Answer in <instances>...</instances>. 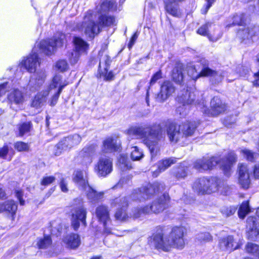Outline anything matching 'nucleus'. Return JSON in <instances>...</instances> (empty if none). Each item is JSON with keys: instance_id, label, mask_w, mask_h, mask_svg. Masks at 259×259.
I'll use <instances>...</instances> for the list:
<instances>
[{"instance_id": "nucleus-18", "label": "nucleus", "mask_w": 259, "mask_h": 259, "mask_svg": "<svg viewBox=\"0 0 259 259\" xmlns=\"http://www.w3.org/2000/svg\"><path fill=\"white\" fill-rule=\"evenodd\" d=\"M175 88L172 83L169 81H164L160 87L159 93L157 95L156 100L159 102L166 100L175 92Z\"/></svg>"}, {"instance_id": "nucleus-49", "label": "nucleus", "mask_w": 259, "mask_h": 259, "mask_svg": "<svg viewBox=\"0 0 259 259\" xmlns=\"http://www.w3.org/2000/svg\"><path fill=\"white\" fill-rule=\"evenodd\" d=\"M52 243V240L50 236H45L40 239L37 242V245L39 248L45 249L47 248Z\"/></svg>"}, {"instance_id": "nucleus-36", "label": "nucleus", "mask_w": 259, "mask_h": 259, "mask_svg": "<svg viewBox=\"0 0 259 259\" xmlns=\"http://www.w3.org/2000/svg\"><path fill=\"white\" fill-rule=\"evenodd\" d=\"M242 33L244 34L243 36V40L251 38L253 41L254 37L256 36H259V27L253 26L251 28H247L242 31Z\"/></svg>"}, {"instance_id": "nucleus-44", "label": "nucleus", "mask_w": 259, "mask_h": 259, "mask_svg": "<svg viewBox=\"0 0 259 259\" xmlns=\"http://www.w3.org/2000/svg\"><path fill=\"white\" fill-rule=\"evenodd\" d=\"M250 211L248 201L242 202L238 210V216L241 219H244L245 215Z\"/></svg>"}, {"instance_id": "nucleus-51", "label": "nucleus", "mask_w": 259, "mask_h": 259, "mask_svg": "<svg viewBox=\"0 0 259 259\" xmlns=\"http://www.w3.org/2000/svg\"><path fill=\"white\" fill-rule=\"evenodd\" d=\"M237 208L235 206H224L221 209L222 213L225 217H230L235 212Z\"/></svg>"}, {"instance_id": "nucleus-64", "label": "nucleus", "mask_w": 259, "mask_h": 259, "mask_svg": "<svg viewBox=\"0 0 259 259\" xmlns=\"http://www.w3.org/2000/svg\"><path fill=\"white\" fill-rule=\"evenodd\" d=\"M253 176L255 179H259V163L255 164L254 166Z\"/></svg>"}, {"instance_id": "nucleus-40", "label": "nucleus", "mask_w": 259, "mask_h": 259, "mask_svg": "<svg viewBox=\"0 0 259 259\" xmlns=\"http://www.w3.org/2000/svg\"><path fill=\"white\" fill-rule=\"evenodd\" d=\"M63 85V88L66 85V84L62 81V76L60 75H56L53 78L51 84L50 85L49 89L48 90H52L58 87L60 89Z\"/></svg>"}, {"instance_id": "nucleus-21", "label": "nucleus", "mask_w": 259, "mask_h": 259, "mask_svg": "<svg viewBox=\"0 0 259 259\" xmlns=\"http://www.w3.org/2000/svg\"><path fill=\"white\" fill-rule=\"evenodd\" d=\"M46 77L44 70H40L35 72L31 77L29 86L32 91L38 90L44 83Z\"/></svg>"}, {"instance_id": "nucleus-3", "label": "nucleus", "mask_w": 259, "mask_h": 259, "mask_svg": "<svg viewBox=\"0 0 259 259\" xmlns=\"http://www.w3.org/2000/svg\"><path fill=\"white\" fill-rule=\"evenodd\" d=\"M236 160L235 153L231 152L221 159L216 156L203 157L202 158L198 159L194 162L193 168L200 172H202L211 170L219 164L224 175L229 177L231 174V168Z\"/></svg>"}, {"instance_id": "nucleus-7", "label": "nucleus", "mask_w": 259, "mask_h": 259, "mask_svg": "<svg viewBox=\"0 0 259 259\" xmlns=\"http://www.w3.org/2000/svg\"><path fill=\"white\" fill-rule=\"evenodd\" d=\"M188 74L194 80L200 76H210L212 77V80H214L215 83L221 81L224 76L208 68L207 62L204 59L201 60L200 62H197L196 64L189 66Z\"/></svg>"}, {"instance_id": "nucleus-55", "label": "nucleus", "mask_w": 259, "mask_h": 259, "mask_svg": "<svg viewBox=\"0 0 259 259\" xmlns=\"http://www.w3.org/2000/svg\"><path fill=\"white\" fill-rule=\"evenodd\" d=\"M56 68L61 72L65 71L68 68V65L66 60L58 61L56 64Z\"/></svg>"}, {"instance_id": "nucleus-56", "label": "nucleus", "mask_w": 259, "mask_h": 259, "mask_svg": "<svg viewBox=\"0 0 259 259\" xmlns=\"http://www.w3.org/2000/svg\"><path fill=\"white\" fill-rule=\"evenodd\" d=\"M258 233V227L249 229L247 232V237L248 239L250 240H254L256 239Z\"/></svg>"}, {"instance_id": "nucleus-26", "label": "nucleus", "mask_w": 259, "mask_h": 259, "mask_svg": "<svg viewBox=\"0 0 259 259\" xmlns=\"http://www.w3.org/2000/svg\"><path fill=\"white\" fill-rule=\"evenodd\" d=\"M115 4L113 0H103L101 5L97 7V14L96 12L95 13L99 17L105 15L109 11H114L116 10Z\"/></svg>"}, {"instance_id": "nucleus-14", "label": "nucleus", "mask_w": 259, "mask_h": 259, "mask_svg": "<svg viewBox=\"0 0 259 259\" xmlns=\"http://www.w3.org/2000/svg\"><path fill=\"white\" fill-rule=\"evenodd\" d=\"M87 210L83 206H79L74 208L72 212L71 226L76 231L80 226L81 223L86 226Z\"/></svg>"}, {"instance_id": "nucleus-2", "label": "nucleus", "mask_w": 259, "mask_h": 259, "mask_svg": "<svg viewBox=\"0 0 259 259\" xmlns=\"http://www.w3.org/2000/svg\"><path fill=\"white\" fill-rule=\"evenodd\" d=\"M126 134L131 137L142 139L149 148L152 158L159 152V142L163 138L161 126L159 124H146L130 127Z\"/></svg>"}, {"instance_id": "nucleus-61", "label": "nucleus", "mask_w": 259, "mask_h": 259, "mask_svg": "<svg viewBox=\"0 0 259 259\" xmlns=\"http://www.w3.org/2000/svg\"><path fill=\"white\" fill-rule=\"evenodd\" d=\"M15 196L19 200L21 205H24L25 204V200L23 199V192L20 189L15 190Z\"/></svg>"}, {"instance_id": "nucleus-58", "label": "nucleus", "mask_w": 259, "mask_h": 259, "mask_svg": "<svg viewBox=\"0 0 259 259\" xmlns=\"http://www.w3.org/2000/svg\"><path fill=\"white\" fill-rule=\"evenodd\" d=\"M197 238L200 241H209L212 239V237L208 232H201L197 234Z\"/></svg>"}, {"instance_id": "nucleus-16", "label": "nucleus", "mask_w": 259, "mask_h": 259, "mask_svg": "<svg viewBox=\"0 0 259 259\" xmlns=\"http://www.w3.org/2000/svg\"><path fill=\"white\" fill-rule=\"evenodd\" d=\"M17 204L13 200H8L0 203V212L6 214L12 221L15 220Z\"/></svg>"}, {"instance_id": "nucleus-13", "label": "nucleus", "mask_w": 259, "mask_h": 259, "mask_svg": "<svg viewBox=\"0 0 259 259\" xmlns=\"http://www.w3.org/2000/svg\"><path fill=\"white\" fill-rule=\"evenodd\" d=\"M242 240L239 236L235 237L228 235L220 240L219 245L221 249L231 251L240 247L242 244Z\"/></svg>"}, {"instance_id": "nucleus-15", "label": "nucleus", "mask_w": 259, "mask_h": 259, "mask_svg": "<svg viewBox=\"0 0 259 259\" xmlns=\"http://www.w3.org/2000/svg\"><path fill=\"white\" fill-rule=\"evenodd\" d=\"M97 174L100 177H106L112 170V160L106 157H101L95 167Z\"/></svg>"}, {"instance_id": "nucleus-9", "label": "nucleus", "mask_w": 259, "mask_h": 259, "mask_svg": "<svg viewBox=\"0 0 259 259\" xmlns=\"http://www.w3.org/2000/svg\"><path fill=\"white\" fill-rule=\"evenodd\" d=\"M164 187L163 183L157 182L153 184H148L135 190L131 196L134 200L145 201L158 195L160 192L164 190Z\"/></svg>"}, {"instance_id": "nucleus-30", "label": "nucleus", "mask_w": 259, "mask_h": 259, "mask_svg": "<svg viewBox=\"0 0 259 259\" xmlns=\"http://www.w3.org/2000/svg\"><path fill=\"white\" fill-rule=\"evenodd\" d=\"M85 191L86 196L89 201L92 204L98 203L103 198L104 193L103 192H97L90 186L87 187Z\"/></svg>"}, {"instance_id": "nucleus-1", "label": "nucleus", "mask_w": 259, "mask_h": 259, "mask_svg": "<svg viewBox=\"0 0 259 259\" xmlns=\"http://www.w3.org/2000/svg\"><path fill=\"white\" fill-rule=\"evenodd\" d=\"M65 41L66 36L61 32L57 33L51 39L40 41L33 49L32 53L27 57H24L20 62L16 69V76H19L17 74L19 73L18 69H20V72L22 71V69L30 73L35 72L37 66L39 64L38 52L39 53H42L47 55H51L57 48L62 47Z\"/></svg>"}, {"instance_id": "nucleus-11", "label": "nucleus", "mask_w": 259, "mask_h": 259, "mask_svg": "<svg viewBox=\"0 0 259 259\" xmlns=\"http://www.w3.org/2000/svg\"><path fill=\"white\" fill-rule=\"evenodd\" d=\"M111 205L113 207H117L114 214V218L116 221L123 222L127 220L129 216L126 213V209L128 205V198L122 197L113 199Z\"/></svg>"}, {"instance_id": "nucleus-23", "label": "nucleus", "mask_w": 259, "mask_h": 259, "mask_svg": "<svg viewBox=\"0 0 259 259\" xmlns=\"http://www.w3.org/2000/svg\"><path fill=\"white\" fill-rule=\"evenodd\" d=\"M238 183L240 186L244 189H248L250 184V180L247 166L243 164H240L239 165Z\"/></svg>"}, {"instance_id": "nucleus-42", "label": "nucleus", "mask_w": 259, "mask_h": 259, "mask_svg": "<svg viewBox=\"0 0 259 259\" xmlns=\"http://www.w3.org/2000/svg\"><path fill=\"white\" fill-rule=\"evenodd\" d=\"M13 80L0 84V98L4 96L6 93H9L13 89Z\"/></svg>"}, {"instance_id": "nucleus-25", "label": "nucleus", "mask_w": 259, "mask_h": 259, "mask_svg": "<svg viewBox=\"0 0 259 259\" xmlns=\"http://www.w3.org/2000/svg\"><path fill=\"white\" fill-rule=\"evenodd\" d=\"M192 96H194L193 93H188V91L186 92L185 95H183L181 96H178L177 100L182 105H179L177 107V112L181 113L184 112V109L186 108V106L189 104H192L195 101L194 98H191Z\"/></svg>"}, {"instance_id": "nucleus-48", "label": "nucleus", "mask_w": 259, "mask_h": 259, "mask_svg": "<svg viewBox=\"0 0 259 259\" xmlns=\"http://www.w3.org/2000/svg\"><path fill=\"white\" fill-rule=\"evenodd\" d=\"M132 149L131 158L133 160H139L143 157V152L137 146L133 147Z\"/></svg>"}, {"instance_id": "nucleus-6", "label": "nucleus", "mask_w": 259, "mask_h": 259, "mask_svg": "<svg viewBox=\"0 0 259 259\" xmlns=\"http://www.w3.org/2000/svg\"><path fill=\"white\" fill-rule=\"evenodd\" d=\"M100 26L97 14L89 10L85 14L82 22L77 23L73 30L83 32L87 37L93 38L99 33Z\"/></svg>"}, {"instance_id": "nucleus-53", "label": "nucleus", "mask_w": 259, "mask_h": 259, "mask_svg": "<svg viewBox=\"0 0 259 259\" xmlns=\"http://www.w3.org/2000/svg\"><path fill=\"white\" fill-rule=\"evenodd\" d=\"M63 89V85L60 88V89H58L57 91L55 92L54 95L52 97L51 99L49 101V105L51 106H53L55 105L57 102L59 96L62 92V91Z\"/></svg>"}, {"instance_id": "nucleus-39", "label": "nucleus", "mask_w": 259, "mask_h": 259, "mask_svg": "<svg viewBox=\"0 0 259 259\" xmlns=\"http://www.w3.org/2000/svg\"><path fill=\"white\" fill-rule=\"evenodd\" d=\"M172 78L175 82L181 84L184 78L182 69L178 67H175L172 71Z\"/></svg>"}, {"instance_id": "nucleus-62", "label": "nucleus", "mask_w": 259, "mask_h": 259, "mask_svg": "<svg viewBox=\"0 0 259 259\" xmlns=\"http://www.w3.org/2000/svg\"><path fill=\"white\" fill-rule=\"evenodd\" d=\"M9 152V147L7 144L0 148V157L5 159Z\"/></svg>"}, {"instance_id": "nucleus-47", "label": "nucleus", "mask_w": 259, "mask_h": 259, "mask_svg": "<svg viewBox=\"0 0 259 259\" xmlns=\"http://www.w3.org/2000/svg\"><path fill=\"white\" fill-rule=\"evenodd\" d=\"M31 127L30 122H24L18 126L19 135L18 136L22 137L25 134L28 133Z\"/></svg>"}, {"instance_id": "nucleus-22", "label": "nucleus", "mask_w": 259, "mask_h": 259, "mask_svg": "<svg viewBox=\"0 0 259 259\" xmlns=\"http://www.w3.org/2000/svg\"><path fill=\"white\" fill-rule=\"evenodd\" d=\"M120 140L116 137H110L103 142V151L105 152H112L120 150Z\"/></svg>"}, {"instance_id": "nucleus-50", "label": "nucleus", "mask_w": 259, "mask_h": 259, "mask_svg": "<svg viewBox=\"0 0 259 259\" xmlns=\"http://www.w3.org/2000/svg\"><path fill=\"white\" fill-rule=\"evenodd\" d=\"M81 55H82V54H79V53L74 50H72L71 52L68 53V58L70 63L72 65L76 64L78 62Z\"/></svg>"}, {"instance_id": "nucleus-38", "label": "nucleus", "mask_w": 259, "mask_h": 259, "mask_svg": "<svg viewBox=\"0 0 259 259\" xmlns=\"http://www.w3.org/2000/svg\"><path fill=\"white\" fill-rule=\"evenodd\" d=\"M98 20H99V23L101 26H111L114 25L115 21L113 17L107 16L105 15L103 16H100L98 17Z\"/></svg>"}, {"instance_id": "nucleus-12", "label": "nucleus", "mask_w": 259, "mask_h": 259, "mask_svg": "<svg viewBox=\"0 0 259 259\" xmlns=\"http://www.w3.org/2000/svg\"><path fill=\"white\" fill-rule=\"evenodd\" d=\"M169 197L166 193L163 194L159 198L155 199L150 206H145V211L150 213H159L169 206Z\"/></svg>"}, {"instance_id": "nucleus-54", "label": "nucleus", "mask_w": 259, "mask_h": 259, "mask_svg": "<svg viewBox=\"0 0 259 259\" xmlns=\"http://www.w3.org/2000/svg\"><path fill=\"white\" fill-rule=\"evenodd\" d=\"M211 25V23L209 22L203 25L198 29L197 31V33L203 36H208V28L210 27Z\"/></svg>"}, {"instance_id": "nucleus-43", "label": "nucleus", "mask_w": 259, "mask_h": 259, "mask_svg": "<svg viewBox=\"0 0 259 259\" xmlns=\"http://www.w3.org/2000/svg\"><path fill=\"white\" fill-rule=\"evenodd\" d=\"M245 250L248 253L256 256L259 258V246L253 243H248L245 246Z\"/></svg>"}, {"instance_id": "nucleus-33", "label": "nucleus", "mask_w": 259, "mask_h": 259, "mask_svg": "<svg viewBox=\"0 0 259 259\" xmlns=\"http://www.w3.org/2000/svg\"><path fill=\"white\" fill-rule=\"evenodd\" d=\"M210 107L217 113H222L226 110V105L223 103L218 97H214L210 101Z\"/></svg>"}, {"instance_id": "nucleus-10", "label": "nucleus", "mask_w": 259, "mask_h": 259, "mask_svg": "<svg viewBox=\"0 0 259 259\" xmlns=\"http://www.w3.org/2000/svg\"><path fill=\"white\" fill-rule=\"evenodd\" d=\"M81 141V137L78 134H74L61 139L54 147L53 153L57 156L60 155L63 152L71 149L73 146L80 143Z\"/></svg>"}, {"instance_id": "nucleus-59", "label": "nucleus", "mask_w": 259, "mask_h": 259, "mask_svg": "<svg viewBox=\"0 0 259 259\" xmlns=\"http://www.w3.org/2000/svg\"><path fill=\"white\" fill-rule=\"evenodd\" d=\"M162 78V72L160 70L154 73L152 76L150 81L149 82L150 86L154 84L157 80Z\"/></svg>"}, {"instance_id": "nucleus-27", "label": "nucleus", "mask_w": 259, "mask_h": 259, "mask_svg": "<svg viewBox=\"0 0 259 259\" xmlns=\"http://www.w3.org/2000/svg\"><path fill=\"white\" fill-rule=\"evenodd\" d=\"M166 12L175 17H179L180 12L179 10L178 3L185 0H163Z\"/></svg>"}, {"instance_id": "nucleus-29", "label": "nucleus", "mask_w": 259, "mask_h": 259, "mask_svg": "<svg viewBox=\"0 0 259 259\" xmlns=\"http://www.w3.org/2000/svg\"><path fill=\"white\" fill-rule=\"evenodd\" d=\"M74 51L82 55L87 54L89 50V44L82 38L74 36L73 38Z\"/></svg>"}, {"instance_id": "nucleus-34", "label": "nucleus", "mask_w": 259, "mask_h": 259, "mask_svg": "<svg viewBox=\"0 0 259 259\" xmlns=\"http://www.w3.org/2000/svg\"><path fill=\"white\" fill-rule=\"evenodd\" d=\"M65 242L68 247L70 248H76L80 244V239L78 235L71 234L67 235L65 239Z\"/></svg>"}, {"instance_id": "nucleus-45", "label": "nucleus", "mask_w": 259, "mask_h": 259, "mask_svg": "<svg viewBox=\"0 0 259 259\" xmlns=\"http://www.w3.org/2000/svg\"><path fill=\"white\" fill-rule=\"evenodd\" d=\"M147 214H149V213L145 212L144 206L143 207H135L132 209V212L130 215L131 217L137 219Z\"/></svg>"}, {"instance_id": "nucleus-8", "label": "nucleus", "mask_w": 259, "mask_h": 259, "mask_svg": "<svg viewBox=\"0 0 259 259\" xmlns=\"http://www.w3.org/2000/svg\"><path fill=\"white\" fill-rule=\"evenodd\" d=\"M222 185L223 182L217 177H203L194 182L193 189L199 194H209L218 191Z\"/></svg>"}, {"instance_id": "nucleus-63", "label": "nucleus", "mask_w": 259, "mask_h": 259, "mask_svg": "<svg viewBox=\"0 0 259 259\" xmlns=\"http://www.w3.org/2000/svg\"><path fill=\"white\" fill-rule=\"evenodd\" d=\"M60 187L62 192H67L68 190L67 188V184L65 182L64 179L62 178L60 183Z\"/></svg>"}, {"instance_id": "nucleus-35", "label": "nucleus", "mask_w": 259, "mask_h": 259, "mask_svg": "<svg viewBox=\"0 0 259 259\" xmlns=\"http://www.w3.org/2000/svg\"><path fill=\"white\" fill-rule=\"evenodd\" d=\"M93 154L91 148L84 147L79 153V157L82 159V164L88 165L92 162V155Z\"/></svg>"}, {"instance_id": "nucleus-28", "label": "nucleus", "mask_w": 259, "mask_h": 259, "mask_svg": "<svg viewBox=\"0 0 259 259\" xmlns=\"http://www.w3.org/2000/svg\"><path fill=\"white\" fill-rule=\"evenodd\" d=\"M49 93V91L48 90H46L37 94L32 99L31 106L36 109H38L44 106Z\"/></svg>"}, {"instance_id": "nucleus-37", "label": "nucleus", "mask_w": 259, "mask_h": 259, "mask_svg": "<svg viewBox=\"0 0 259 259\" xmlns=\"http://www.w3.org/2000/svg\"><path fill=\"white\" fill-rule=\"evenodd\" d=\"M118 161V166L121 170H125L132 168L131 163L128 160V158L126 155H120Z\"/></svg>"}, {"instance_id": "nucleus-5", "label": "nucleus", "mask_w": 259, "mask_h": 259, "mask_svg": "<svg viewBox=\"0 0 259 259\" xmlns=\"http://www.w3.org/2000/svg\"><path fill=\"white\" fill-rule=\"evenodd\" d=\"M197 126L198 123L195 121H187L180 125L170 122L166 125V131L171 142H184L187 138L194 136Z\"/></svg>"}, {"instance_id": "nucleus-57", "label": "nucleus", "mask_w": 259, "mask_h": 259, "mask_svg": "<svg viewBox=\"0 0 259 259\" xmlns=\"http://www.w3.org/2000/svg\"><path fill=\"white\" fill-rule=\"evenodd\" d=\"M246 223L248 229L258 227V222L256 218L255 217H250L248 218Z\"/></svg>"}, {"instance_id": "nucleus-20", "label": "nucleus", "mask_w": 259, "mask_h": 259, "mask_svg": "<svg viewBox=\"0 0 259 259\" xmlns=\"http://www.w3.org/2000/svg\"><path fill=\"white\" fill-rule=\"evenodd\" d=\"M96 215L99 221L103 223L105 230H108L109 224L111 223L109 211L106 206L101 205L96 209Z\"/></svg>"}, {"instance_id": "nucleus-17", "label": "nucleus", "mask_w": 259, "mask_h": 259, "mask_svg": "<svg viewBox=\"0 0 259 259\" xmlns=\"http://www.w3.org/2000/svg\"><path fill=\"white\" fill-rule=\"evenodd\" d=\"M111 62L110 58L108 56L105 55L101 58L99 63V73L100 77H103L106 80H112L114 77L112 72H108Z\"/></svg>"}, {"instance_id": "nucleus-60", "label": "nucleus", "mask_w": 259, "mask_h": 259, "mask_svg": "<svg viewBox=\"0 0 259 259\" xmlns=\"http://www.w3.org/2000/svg\"><path fill=\"white\" fill-rule=\"evenodd\" d=\"M55 180L56 178L54 176L44 177L41 181V185L45 186H48L53 183Z\"/></svg>"}, {"instance_id": "nucleus-19", "label": "nucleus", "mask_w": 259, "mask_h": 259, "mask_svg": "<svg viewBox=\"0 0 259 259\" xmlns=\"http://www.w3.org/2000/svg\"><path fill=\"white\" fill-rule=\"evenodd\" d=\"M88 174L86 170L77 169L73 173V182L81 190H86L89 186L88 182Z\"/></svg>"}, {"instance_id": "nucleus-4", "label": "nucleus", "mask_w": 259, "mask_h": 259, "mask_svg": "<svg viewBox=\"0 0 259 259\" xmlns=\"http://www.w3.org/2000/svg\"><path fill=\"white\" fill-rule=\"evenodd\" d=\"M185 229L183 227H174L170 233L169 238L165 236L161 228L157 230L153 236V243L156 248L169 251L172 247L182 248L185 244L184 234Z\"/></svg>"}, {"instance_id": "nucleus-32", "label": "nucleus", "mask_w": 259, "mask_h": 259, "mask_svg": "<svg viewBox=\"0 0 259 259\" xmlns=\"http://www.w3.org/2000/svg\"><path fill=\"white\" fill-rule=\"evenodd\" d=\"M188 167L186 162L181 163L173 169L172 174L178 180L185 179L188 175Z\"/></svg>"}, {"instance_id": "nucleus-31", "label": "nucleus", "mask_w": 259, "mask_h": 259, "mask_svg": "<svg viewBox=\"0 0 259 259\" xmlns=\"http://www.w3.org/2000/svg\"><path fill=\"white\" fill-rule=\"evenodd\" d=\"M177 159L176 158H169L160 161L157 163V170L153 172V176L156 177L159 173L164 171L171 165L176 163Z\"/></svg>"}, {"instance_id": "nucleus-46", "label": "nucleus", "mask_w": 259, "mask_h": 259, "mask_svg": "<svg viewBox=\"0 0 259 259\" xmlns=\"http://www.w3.org/2000/svg\"><path fill=\"white\" fill-rule=\"evenodd\" d=\"M14 147L19 152H28L30 149V145L28 143L22 141L14 143Z\"/></svg>"}, {"instance_id": "nucleus-41", "label": "nucleus", "mask_w": 259, "mask_h": 259, "mask_svg": "<svg viewBox=\"0 0 259 259\" xmlns=\"http://www.w3.org/2000/svg\"><path fill=\"white\" fill-rule=\"evenodd\" d=\"M247 19L248 16L244 14H236L232 18V25H243L245 24Z\"/></svg>"}, {"instance_id": "nucleus-24", "label": "nucleus", "mask_w": 259, "mask_h": 259, "mask_svg": "<svg viewBox=\"0 0 259 259\" xmlns=\"http://www.w3.org/2000/svg\"><path fill=\"white\" fill-rule=\"evenodd\" d=\"M7 99L11 104L21 105L24 101V96L21 91L13 85V89L7 95Z\"/></svg>"}, {"instance_id": "nucleus-52", "label": "nucleus", "mask_w": 259, "mask_h": 259, "mask_svg": "<svg viewBox=\"0 0 259 259\" xmlns=\"http://www.w3.org/2000/svg\"><path fill=\"white\" fill-rule=\"evenodd\" d=\"M241 152L247 160L250 161H253L256 155V153L252 152L247 149L241 150Z\"/></svg>"}]
</instances>
